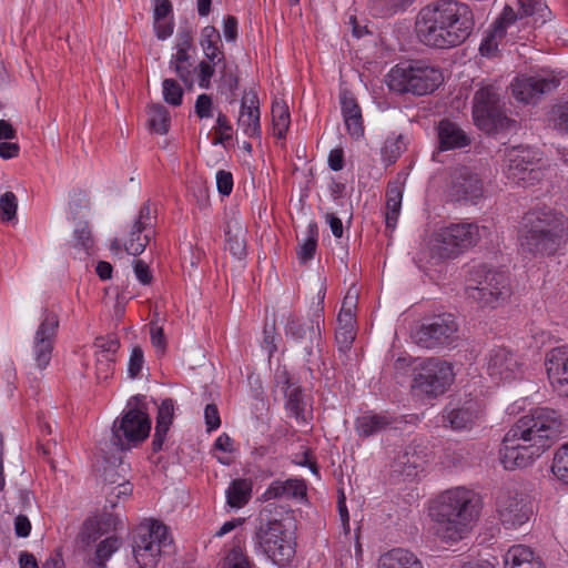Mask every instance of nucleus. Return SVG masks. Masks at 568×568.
Segmentation results:
<instances>
[{
    "label": "nucleus",
    "mask_w": 568,
    "mask_h": 568,
    "mask_svg": "<svg viewBox=\"0 0 568 568\" xmlns=\"http://www.w3.org/2000/svg\"><path fill=\"white\" fill-rule=\"evenodd\" d=\"M562 432L564 424L556 410L535 408L506 433L499 460L507 470L528 467L551 447Z\"/></svg>",
    "instance_id": "obj_1"
},
{
    "label": "nucleus",
    "mask_w": 568,
    "mask_h": 568,
    "mask_svg": "<svg viewBox=\"0 0 568 568\" xmlns=\"http://www.w3.org/2000/svg\"><path fill=\"white\" fill-rule=\"evenodd\" d=\"M473 27V11L466 3L456 0L422 9L416 21L420 41L435 48L460 44L471 33Z\"/></svg>",
    "instance_id": "obj_2"
},
{
    "label": "nucleus",
    "mask_w": 568,
    "mask_h": 568,
    "mask_svg": "<svg viewBox=\"0 0 568 568\" xmlns=\"http://www.w3.org/2000/svg\"><path fill=\"white\" fill-rule=\"evenodd\" d=\"M481 510V498L471 489L455 487L439 494L432 503L429 515L435 534L444 542L464 539L474 528Z\"/></svg>",
    "instance_id": "obj_3"
},
{
    "label": "nucleus",
    "mask_w": 568,
    "mask_h": 568,
    "mask_svg": "<svg viewBox=\"0 0 568 568\" xmlns=\"http://www.w3.org/2000/svg\"><path fill=\"white\" fill-rule=\"evenodd\" d=\"M568 240V217L548 206L536 205L521 219L519 243L534 255H552Z\"/></svg>",
    "instance_id": "obj_4"
},
{
    "label": "nucleus",
    "mask_w": 568,
    "mask_h": 568,
    "mask_svg": "<svg viewBox=\"0 0 568 568\" xmlns=\"http://www.w3.org/2000/svg\"><path fill=\"white\" fill-rule=\"evenodd\" d=\"M254 542L256 548L280 567L287 566L295 556V542L285 524L264 508L258 514Z\"/></svg>",
    "instance_id": "obj_5"
},
{
    "label": "nucleus",
    "mask_w": 568,
    "mask_h": 568,
    "mask_svg": "<svg viewBox=\"0 0 568 568\" xmlns=\"http://www.w3.org/2000/svg\"><path fill=\"white\" fill-rule=\"evenodd\" d=\"M444 81L443 73L435 67L422 62L397 64L387 74V85L396 93L426 95L434 92Z\"/></svg>",
    "instance_id": "obj_6"
},
{
    "label": "nucleus",
    "mask_w": 568,
    "mask_h": 568,
    "mask_svg": "<svg viewBox=\"0 0 568 568\" xmlns=\"http://www.w3.org/2000/svg\"><path fill=\"white\" fill-rule=\"evenodd\" d=\"M479 239V229L473 223L452 224L436 231L423 253L425 258L436 264L457 256L462 251L475 245Z\"/></svg>",
    "instance_id": "obj_7"
},
{
    "label": "nucleus",
    "mask_w": 568,
    "mask_h": 568,
    "mask_svg": "<svg viewBox=\"0 0 568 568\" xmlns=\"http://www.w3.org/2000/svg\"><path fill=\"white\" fill-rule=\"evenodd\" d=\"M412 388L416 394L436 398L445 394L455 379L452 363L443 357H418Z\"/></svg>",
    "instance_id": "obj_8"
},
{
    "label": "nucleus",
    "mask_w": 568,
    "mask_h": 568,
    "mask_svg": "<svg viewBox=\"0 0 568 568\" xmlns=\"http://www.w3.org/2000/svg\"><path fill=\"white\" fill-rule=\"evenodd\" d=\"M132 397L120 417L113 422L111 443L120 450H129L145 440L151 430L148 413L138 407Z\"/></svg>",
    "instance_id": "obj_9"
},
{
    "label": "nucleus",
    "mask_w": 568,
    "mask_h": 568,
    "mask_svg": "<svg viewBox=\"0 0 568 568\" xmlns=\"http://www.w3.org/2000/svg\"><path fill=\"white\" fill-rule=\"evenodd\" d=\"M168 527L159 521L141 525L134 536L133 552L140 568H154L162 550L171 546Z\"/></svg>",
    "instance_id": "obj_10"
},
{
    "label": "nucleus",
    "mask_w": 568,
    "mask_h": 568,
    "mask_svg": "<svg viewBox=\"0 0 568 568\" xmlns=\"http://www.w3.org/2000/svg\"><path fill=\"white\" fill-rule=\"evenodd\" d=\"M459 325L454 314L443 313L424 322L412 333L413 342L425 349L449 347L457 339Z\"/></svg>",
    "instance_id": "obj_11"
},
{
    "label": "nucleus",
    "mask_w": 568,
    "mask_h": 568,
    "mask_svg": "<svg viewBox=\"0 0 568 568\" xmlns=\"http://www.w3.org/2000/svg\"><path fill=\"white\" fill-rule=\"evenodd\" d=\"M466 294L481 307L495 308L510 297V280L503 272L488 271L479 281L467 284Z\"/></svg>",
    "instance_id": "obj_12"
},
{
    "label": "nucleus",
    "mask_w": 568,
    "mask_h": 568,
    "mask_svg": "<svg viewBox=\"0 0 568 568\" xmlns=\"http://www.w3.org/2000/svg\"><path fill=\"white\" fill-rule=\"evenodd\" d=\"M561 77L552 71H542L534 75H517L510 83L511 95L521 103H532L544 93L555 90Z\"/></svg>",
    "instance_id": "obj_13"
},
{
    "label": "nucleus",
    "mask_w": 568,
    "mask_h": 568,
    "mask_svg": "<svg viewBox=\"0 0 568 568\" xmlns=\"http://www.w3.org/2000/svg\"><path fill=\"white\" fill-rule=\"evenodd\" d=\"M538 152L528 146H514L505 153L503 173L515 184L527 183L537 176Z\"/></svg>",
    "instance_id": "obj_14"
},
{
    "label": "nucleus",
    "mask_w": 568,
    "mask_h": 568,
    "mask_svg": "<svg viewBox=\"0 0 568 568\" xmlns=\"http://www.w3.org/2000/svg\"><path fill=\"white\" fill-rule=\"evenodd\" d=\"M324 322L321 314L313 320L302 321L293 315L288 316L285 323V333L296 344H301L307 355L322 353L321 348V324Z\"/></svg>",
    "instance_id": "obj_15"
},
{
    "label": "nucleus",
    "mask_w": 568,
    "mask_h": 568,
    "mask_svg": "<svg viewBox=\"0 0 568 568\" xmlns=\"http://www.w3.org/2000/svg\"><path fill=\"white\" fill-rule=\"evenodd\" d=\"M356 305L357 292L354 287H351L343 300L341 311L337 315L335 343L339 353L345 354L352 351L356 337Z\"/></svg>",
    "instance_id": "obj_16"
},
{
    "label": "nucleus",
    "mask_w": 568,
    "mask_h": 568,
    "mask_svg": "<svg viewBox=\"0 0 568 568\" xmlns=\"http://www.w3.org/2000/svg\"><path fill=\"white\" fill-rule=\"evenodd\" d=\"M497 509L501 524L506 529H516L525 525L532 515L529 500L517 493H503L497 499Z\"/></svg>",
    "instance_id": "obj_17"
},
{
    "label": "nucleus",
    "mask_w": 568,
    "mask_h": 568,
    "mask_svg": "<svg viewBox=\"0 0 568 568\" xmlns=\"http://www.w3.org/2000/svg\"><path fill=\"white\" fill-rule=\"evenodd\" d=\"M478 404L473 399L465 402L450 400L446 404L440 415L442 425L453 430L468 429L478 417Z\"/></svg>",
    "instance_id": "obj_18"
},
{
    "label": "nucleus",
    "mask_w": 568,
    "mask_h": 568,
    "mask_svg": "<svg viewBox=\"0 0 568 568\" xmlns=\"http://www.w3.org/2000/svg\"><path fill=\"white\" fill-rule=\"evenodd\" d=\"M237 126L247 138L261 136L260 101L254 91L244 92L242 97Z\"/></svg>",
    "instance_id": "obj_19"
},
{
    "label": "nucleus",
    "mask_w": 568,
    "mask_h": 568,
    "mask_svg": "<svg viewBox=\"0 0 568 568\" xmlns=\"http://www.w3.org/2000/svg\"><path fill=\"white\" fill-rule=\"evenodd\" d=\"M497 92L493 87L478 90L474 97L473 116L475 124L485 131H490L496 118Z\"/></svg>",
    "instance_id": "obj_20"
},
{
    "label": "nucleus",
    "mask_w": 568,
    "mask_h": 568,
    "mask_svg": "<svg viewBox=\"0 0 568 568\" xmlns=\"http://www.w3.org/2000/svg\"><path fill=\"white\" fill-rule=\"evenodd\" d=\"M402 423L388 413L368 410L355 419V430L359 437L367 438L387 429H398Z\"/></svg>",
    "instance_id": "obj_21"
},
{
    "label": "nucleus",
    "mask_w": 568,
    "mask_h": 568,
    "mask_svg": "<svg viewBox=\"0 0 568 568\" xmlns=\"http://www.w3.org/2000/svg\"><path fill=\"white\" fill-rule=\"evenodd\" d=\"M58 327V314L45 310L42 313L41 322L34 335L33 349L36 355H49L53 352Z\"/></svg>",
    "instance_id": "obj_22"
},
{
    "label": "nucleus",
    "mask_w": 568,
    "mask_h": 568,
    "mask_svg": "<svg viewBox=\"0 0 568 568\" xmlns=\"http://www.w3.org/2000/svg\"><path fill=\"white\" fill-rule=\"evenodd\" d=\"M424 456L415 446H406L394 457L390 468L394 476L412 479L423 468Z\"/></svg>",
    "instance_id": "obj_23"
},
{
    "label": "nucleus",
    "mask_w": 568,
    "mask_h": 568,
    "mask_svg": "<svg viewBox=\"0 0 568 568\" xmlns=\"http://www.w3.org/2000/svg\"><path fill=\"white\" fill-rule=\"evenodd\" d=\"M453 190L457 199L475 201L481 196L483 184L476 174L462 168L454 174Z\"/></svg>",
    "instance_id": "obj_24"
},
{
    "label": "nucleus",
    "mask_w": 568,
    "mask_h": 568,
    "mask_svg": "<svg viewBox=\"0 0 568 568\" xmlns=\"http://www.w3.org/2000/svg\"><path fill=\"white\" fill-rule=\"evenodd\" d=\"M437 134L442 151L465 148L470 143L468 134L457 123L449 120L439 122Z\"/></svg>",
    "instance_id": "obj_25"
},
{
    "label": "nucleus",
    "mask_w": 568,
    "mask_h": 568,
    "mask_svg": "<svg viewBox=\"0 0 568 568\" xmlns=\"http://www.w3.org/2000/svg\"><path fill=\"white\" fill-rule=\"evenodd\" d=\"M173 415L174 402L172 398H165L158 409L156 425L152 440V450L154 453L163 449V444L172 424Z\"/></svg>",
    "instance_id": "obj_26"
},
{
    "label": "nucleus",
    "mask_w": 568,
    "mask_h": 568,
    "mask_svg": "<svg viewBox=\"0 0 568 568\" xmlns=\"http://www.w3.org/2000/svg\"><path fill=\"white\" fill-rule=\"evenodd\" d=\"M306 486L301 479L290 478L286 480H275L264 491L263 498L270 499H291L305 496Z\"/></svg>",
    "instance_id": "obj_27"
},
{
    "label": "nucleus",
    "mask_w": 568,
    "mask_h": 568,
    "mask_svg": "<svg viewBox=\"0 0 568 568\" xmlns=\"http://www.w3.org/2000/svg\"><path fill=\"white\" fill-rule=\"evenodd\" d=\"M520 372L517 357H489L487 363V373L496 383L515 378Z\"/></svg>",
    "instance_id": "obj_28"
},
{
    "label": "nucleus",
    "mask_w": 568,
    "mask_h": 568,
    "mask_svg": "<svg viewBox=\"0 0 568 568\" xmlns=\"http://www.w3.org/2000/svg\"><path fill=\"white\" fill-rule=\"evenodd\" d=\"M191 38L187 33L180 34L179 36V42L176 44V52L172 55L171 59V67L174 69V71L179 74L181 80L192 85L193 81L191 79V72L189 70L190 63H189V51L191 49Z\"/></svg>",
    "instance_id": "obj_29"
},
{
    "label": "nucleus",
    "mask_w": 568,
    "mask_h": 568,
    "mask_svg": "<svg viewBox=\"0 0 568 568\" xmlns=\"http://www.w3.org/2000/svg\"><path fill=\"white\" fill-rule=\"evenodd\" d=\"M377 568H424L417 556L404 548H394L378 559Z\"/></svg>",
    "instance_id": "obj_30"
},
{
    "label": "nucleus",
    "mask_w": 568,
    "mask_h": 568,
    "mask_svg": "<svg viewBox=\"0 0 568 568\" xmlns=\"http://www.w3.org/2000/svg\"><path fill=\"white\" fill-rule=\"evenodd\" d=\"M344 122L348 134L354 139L364 135L362 112L353 97L344 95L341 100Z\"/></svg>",
    "instance_id": "obj_31"
},
{
    "label": "nucleus",
    "mask_w": 568,
    "mask_h": 568,
    "mask_svg": "<svg viewBox=\"0 0 568 568\" xmlns=\"http://www.w3.org/2000/svg\"><path fill=\"white\" fill-rule=\"evenodd\" d=\"M220 43L221 37L216 28L206 26L201 30L200 45L205 58L213 64H219L224 60Z\"/></svg>",
    "instance_id": "obj_32"
},
{
    "label": "nucleus",
    "mask_w": 568,
    "mask_h": 568,
    "mask_svg": "<svg viewBox=\"0 0 568 568\" xmlns=\"http://www.w3.org/2000/svg\"><path fill=\"white\" fill-rule=\"evenodd\" d=\"M226 250L237 261H242L246 255V229L237 220L227 223Z\"/></svg>",
    "instance_id": "obj_33"
},
{
    "label": "nucleus",
    "mask_w": 568,
    "mask_h": 568,
    "mask_svg": "<svg viewBox=\"0 0 568 568\" xmlns=\"http://www.w3.org/2000/svg\"><path fill=\"white\" fill-rule=\"evenodd\" d=\"M404 187L402 183L394 182L389 184L386 193V225L387 227L394 229L396 226L402 200H403Z\"/></svg>",
    "instance_id": "obj_34"
},
{
    "label": "nucleus",
    "mask_w": 568,
    "mask_h": 568,
    "mask_svg": "<svg viewBox=\"0 0 568 568\" xmlns=\"http://www.w3.org/2000/svg\"><path fill=\"white\" fill-rule=\"evenodd\" d=\"M252 493L250 479H234L226 489V503L232 508H241L248 503Z\"/></svg>",
    "instance_id": "obj_35"
},
{
    "label": "nucleus",
    "mask_w": 568,
    "mask_h": 568,
    "mask_svg": "<svg viewBox=\"0 0 568 568\" xmlns=\"http://www.w3.org/2000/svg\"><path fill=\"white\" fill-rule=\"evenodd\" d=\"M546 367L549 378L568 397V357H550Z\"/></svg>",
    "instance_id": "obj_36"
},
{
    "label": "nucleus",
    "mask_w": 568,
    "mask_h": 568,
    "mask_svg": "<svg viewBox=\"0 0 568 568\" xmlns=\"http://www.w3.org/2000/svg\"><path fill=\"white\" fill-rule=\"evenodd\" d=\"M170 114L161 104H152L148 109V124L153 133L164 135L170 129Z\"/></svg>",
    "instance_id": "obj_37"
},
{
    "label": "nucleus",
    "mask_w": 568,
    "mask_h": 568,
    "mask_svg": "<svg viewBox=\"0 0 568 568\" xmlns=\"http://www.w3.org/2000/svg\"><path fill=\"white\" fill-rule=\"evenodd\" d=\"M290 124L291 115L288 106L283 101H275L272 104L273 134L278 139H283L290 128Z\"/></svg>",
    "instance_id": "obj_38"
},
{
    "label": "nucleus",
    "mask_w": 568,
    "mask_h": 568,
    "mask_svg": "<svg viewBox=\"0 0 568 568\" xmlns=\"http://www.w3.org/2000/svg\"><path fill=\"white\" fill-rule=\"evenodd\" d=\"M150 235V232H145L141 227L132 226L130 234L123 242L126 253L134 256L141 254L149 243Z\"/></svg>",
    "instance_id": "obj_39"
},
{
    "label": "nucleus",
    "mask_w": 568,
    "mask_h": 568,
    "mask_svg": "<svg viewBox=\"0 0 568 568\" xmlns=\"http://www.w3.org/2000/svg\"><path fill=\"white\" fill-rule=\"evenodd\" d=\"M284 395L286 397L285 407L290 413V416L296 419L302 417L305 410V402L302 388L300 386H295L290 389V386H287Z\"/></svg>",
    "instance_id": "obj_40"
},
{
    "label": "nucleus",
    "mask_w": 568,
    "mask_h": 568,
    "mask_svg": "<svg viewBox=\"0 0 568 568\" xmlns=\"http://www.w3.org/2000/svg\"><path fill=\"white\" fill-rule=\"evenodd\" d=\"M93 240L91 236V231L88 226H82L74 231V240H73V248L75 250V255L79 258H83L88 256L92 250Z\"/></svg>",
    "instance_id": "obj_41"
},
{
    "label": "nucleus",
    "mask_w": 568,
    "mask_h": 568,
    "mask_svg": "<svg viewBox=\"0 0 568 568\" xmlns=\"http://www.w3.org/2000/svg\"><path fill=\"white\" fill-rule=\"evenodd\" d=\"M551 471L560 481L568 485V444L560 446L556 452Z\"/></svg>",
    "instance_id": "obj_42"
},
{
    "label": "nucleus",
    "mask_w": 568,
    "mask_h": 568,
    "mask_svg": "<svg viewBox=\"0 0 568 568\" xmlns=\"http://www.w3.org/2000/svg\"><path fill=\"white\" fill-rule=\"evenodd\" d=\"M534 552L532 550L524 545H516L508 549L505 555V567L506 568H516L527 561L528 559H532Z\"/></svg>",
    "instance_id": "obj_43"
},
{
    "label": "nucleus",
    "mask_w": 568,
    "mask_h": 568,
    "mask_svg": "<svg viewBox=\"0 0 568 568\" xmlns=\"http://www.w3.org/2000/svg\"><path fill=\"white\" fill-rule=\"evenodd\" d=\"M405 144L400 134L389 135L382 148V155L385 162L393 163L404 151Z\"/></svg>",
    "instance_id": "obj_44"
},
{
    "label": "nucleus",
    "mask_w": 568,
    "mask_h": 568,
    "mask_svg": "<svg viewBox=\"0 0 568 568\" xmlns=\"http://www.w3.org/2000/svg\"><path fill=\"white\" fill-rule=\"evenodd\" d=\"M121 541L116 537H108L102 540L95 551V565L99 568H104L105 561L119 549Z\"/></svg>",
    "instance_id": "obj_45"
},
{
    "label": "nucleus",
    "mask_w": 568,
    "mask_h": 568,
    "mask_svg": "<svg viewBox=\"0 0 568 568\" xmlns=\"http://www.w3.org/2000/svg\"><path fill=\"white\" fill-rule=\"evenodd\" d=\"M18 199L11 191L0 196V216L4 222L17 221Z\"/></svg>",
    "instance_id": "obj_46"
},
{
    "label": "nucleus",
    "mask_w": 568,
    "mask_h": 568,
    "mask_svg": "<svg viewBox=\"0 0 568 568\" xmlns=\"http://www.w3.org/2000/svg\"><path fill=\"white\" fill-rule=\"evenodd\" d=\"M548 120L555 130L568 133V102L554 105Z\"/></svg>",
    "instance_id": "obj_47"
},
{
    "label": "nucleus",
    "mask_w": 568,
    "mask_h": 568,
    "mask_svg": "<svg viewBox=\"0 0 568 568\" xmlns=\"http://www.w3.org/2000/svg\"><path fill=\"white\" fill-rule=\"evenodd\" d=\"M214 131L215 135L212 139L213 145L224 144L226 141H230L232 139L233 126L225 114L220 113L217 115Z\"/></svg>",
    "instance_id": "obj_48"
},
{
    "label": "nucleus",
    "mask_w": 568,
    "mask_h": 568,
    "mask_svg": "<svg viewBox=\"0 0 568 568\" xmlns=\"http://www.w3.org/2000/svg\"><path fill=\"white\" fill-rule=\"evenodd\" d=\"M162 95L166 103L179 106L182 104L183 89L175 80L165 79L162 82Z\"/></svg>",
    "instance_id": "obj_49"
},
{
    "label": "nucleus",
    "mask_w": 568,
    "mask_h": 568,
    "mask_svg": "<svg viewBox=\"0 0 568 568\" xmlns=\"http://www.w3.org/2000/svg\"><path fill=\"white\" fill-rule=\"evenodd\" d=\"M222 568H253V564L242 548L236 546L225 556Z\"/></svg>",
    "instance_id": "obj_50"
},
{
    "label": "nucleus",
    "mask_w": 568,
    "mask_h": 568,
    "mask_svg": "<svg viewBox=\"0 0 568 568\" xmlns=\"http://www.w3.org/2000/svg\"><path fill=\"white\" fill-rule=\"evenodd\" d=\"M505 36L503 26L494 27L490 32L483 39L479 51L484 57H491L498 48V41Z\"/></svg>",
    "instance_id": "obj_51"
},
{
    "label": "nucleus",
    "mask_w": 568,
    "mask_h": 568,
    "mask_svg": "<svg viewBox=\"0 0 568 568\" xmlns=\"http://www.w3.org/2000/svg\"><path fill=\"white\" fill-rule=\"evenodd\" d=\"M541 344L540 351L546 355H568V345L554 341L552 337L547 333H541L536 337V343Z\"/></svg>",
    "instance_id": "obj_52"
},
{
    "label": "nucleus",
    "mask_w": 568,
    "mask_h": 568,
    "mask_svg": "<svg viewBox=\"0 0 568 568\" xmlns=\"http://www.w3.org/2000/svg\"><path fill=\"white\" fill-rule=\"evenodd\" d=\"M317 245L316 234L310 230V234L304 239L296 248V255L301 263H306L313 258Z\"/></svg>",
    "instance_id": "obj_53"
},
{
    "label": "nucleus",
    "mask_w": 568,
    "mask_h": 568,
    "mask_svg": "<svg viewBox=\"0 0 568 568\" xmlns=\"http://www.w3.org/2000/svg\"><path fill=\"white\" fill-rule=\"evenodd\" d=\"M131 484L129 481L121 480V483H118L114 487H109V490H106L104 494L109 507L114 508L116 506L118 499H120L121 497H128L131 495Z\"/></svg>",
    "instance_id": "obj_54"
},
{
    "label": "nucleus",
    "mask_w": 568,
    "mask_h": 568,
    "mask_svg": "<svg viewBox=\"0 0 568 568\" xmlns=\"http://www.w3.org/2000/svg\"><path fill=\"white\" fill-rule=\"evenodd\" d=\"M153 30L159 40L169 39L174 31V18H153Z\"/></svg>",
    "instance_id": "obj_55"
},
{
    "label": "nucleus",
    "mask_w": 568,
    "mask_h": 568,
    "mask_svg": "<svg viewBox=\"0 0 568 568\" xmlns=\"http://www.w3.org/2000/svg\"><path fill=\"white\" fill-rule=\"evenodd\" d=\"M214 65L212 62L201 61L196 67L195 71L197 73V84L202 89H209L211 84V79L214 75Z\"/></svg>",
    "instance_id": "obj_56"
},
{
    "label": "nucleus",
    "mask_w": 568,
    "mask_h": 568,
    "mask_svg": "<svg viewBox=\"0 0 568 568\" xmlns=\"http://www.w3.org/2000/svg\"><path fill=\"white\" fill-rule=\"evenodd\" d=\"M152 221H153V212L151 210L150 204L145 203L141 207L138 220L135 221L133 226L141 227L143 231L150 232V234H151L152 233V231H151Z\"/></svg>",
    "instance_id": "obj_57"
},
{
    "label": "nucleus",
    "mask_w": 568,
    "mask_h": 568,
    "mask_svg": "<svg viewBox=\"0 0 568 568\" xmlns=\"http://www.w3.org/2000/svg\"><path fill=\"white\" fill-rule=\"evenodd\" d=\"M216 187L222 195H230L233 190V178L230 172L217 171L216 173Z\"/></svg>",
    "instance_id": "obj_58"
},
{
    "label": "nucleus",
    "mask_w": 568,
    "mask_h": 568,
    "mask_svg": "<svg viewBox=\"0 0 568 568\" xmlns=\"http://www.w3.org/2000/svg\"><path fill=\"white\" fill-rule=\"evenodd\" d=\"M95 353H116L119 343L113 336L97 338L94 343Z\"/></svg>",
    "instance_id": "obj_59"
},
{
    "label": "nucleus",
    "mask_w": 568,
    "mask_h": 568,
    "mask_svg": "<svg viewBox=\"0 0 568 568\" xmlns=\"http://www.w3.org/2000/svg\"><path fill=\"white\" fill-rule=\"evenodd\" d=\"M204 418H205V424H206L209 432L217 429L220 427L221 419H220V415H219L216 405H214V404L206 405L205 410H204Z\"/></svg>",
    "instance_id": "obj_60"
},
{
    "label": "nucleus",
    "mask_w": 568,
    "mask_h": 568,
    "mask_svg": "<svg viewBox=\"0 0 568 568\" xmlns=\"http://www.w3.org/2000/svg\"><path fill=\"white\" fill-rule=\"evenodd\" d=\"M519 4H520V18L540 13L546 9V6L539 0L538 1L519 0Z\"/></svg>",
    "instance_id": "obj_61"
},
{
    "label": "nucleus",
    "mask_w": 568,
    "mask_h": 568,
    "mask_svg": "<svg viewBox=\"0 0 568 568\" xmlns=\"http://www.w3.org/2000/svg\"><path fill=\"white\" fill-rule=\"evenodd\" d=\"M195 113L200 118L212 116V99L207 94H201L195 102Z\"/></svg>",
    "instance_id": "obj_62"
},
{
    "label": "nucleus",
    "mask_w": 568,
    "mask_h": 568,
    "mask_svg": "<svg viewBox=\"0 0 568 568\" xmlns=\"http://www.w3.org/2000/svg\"><path fill=\"white\" fill-rule=\"evenodd\" d=\"M153 18H174L170 0H153Z\"/></svg>",
    "instance_id": "obj_63"
},
{
    "label": "nucleus",
    "mask_w": 568,
    "mask_h": 568,
    "mask_svg": "<svg viewBox=\"0 0 568 568\" xmlns=\"http://www.w3.org/2000/svg\"><path fill=\"white\" fill-rule=\"evenodd\" d=\"M223 36L227 42H234L237 38V20L227 16L223 20Z\"/></svg>",
    "instance_id": "obj_64"
}]
</instances>
